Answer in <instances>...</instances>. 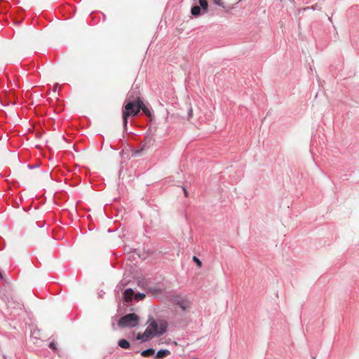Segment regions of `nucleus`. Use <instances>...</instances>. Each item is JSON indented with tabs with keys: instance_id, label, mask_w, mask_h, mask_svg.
<instances>
[{
	"instance_id": "nucleus-1",
	"label": "nucleus",
	"mask_w": 359,
	"mask_h": 359,
	"mask_svg": "<svg viewBox=\"0 0 359 359\" xmlns=\"http://www.w3.org/2000/svg\"><path fill=\"white\" fill-rule=\"evenodd\" d=\"M147 327L143 334H138L137 339L147 341L155 337L162 336L167 332L168 324L165 321L161 320H155L152 316H149L147 320Z\"/></svg>"
},
{
	"instance_id": "nucleus-2",
	"label": "nucleus",
	"mask_w": 359,
	"mask_h": 359,
	"mask_svg": "<svg viewBox=\"0 0 359 359\" xmlns=\"http://www.w3.org/2000/svg\"><path fill=\"white\" fill-rule=\"evenodd\" d=\"M143 102L137 95L133 92H129L123 109V124L126 128L128 123V117L135 116L141 110Z\"/></svg>"
},
{
	"instance_id": "nucleus-3",
	"label": "nucleus",
	"mask_w": 359,
	"mask_h": 359,
	"mask_svg": "<svg viewBox=\"0 0 359 359\" xmlns=\"http://www.w3.org/2000/svg\"><path fill=\"white\" fill-rule=\"evenodd\" d=\"M139 322V316L132 313L122 316L118 322V325L120 327H135L138 325Z\"/></svg>"
},
{
	"instance_id": "nucleus-4",
	"label": "nucleus",
	"mask_w": 359,
	"mask_h": 359,
	"mask_svg": "<svg viewBox=\"0 0 359 359\" xmlns=\"http://www.w3.org/2000/svg\"><path fill=\"white\" fill-rule=\"evenodd\" d=\"M177 304L183 310H186L190 306V302L187 299H180L177 302Z\"/></svg>"
},
{
	"instance_id": "nucleus-5",
	"label": "nucleus",
	"mask_w": 359,
	"mask_h": 359,
	"mask_svg": "<svg viewBox=\"0 0 359 359\" xmlns=\"http://www.w3.org/2000/svg\"><path fill=\"white\" fill-rule=\"evenodd\" d=\"M133 290L131 288L126 289L123 292V297L126 302H130L133 299Z\"/></svg>"
},
{
	"instance_id": "nucleus-6",
	"label": "nucleus",
	"mask_w": 359,
	"mask_h": 359,
	"mask_svg": "<svg viewBox=\"0 0 359 359\" xmlns=\"http://www.w3.org/2000/svg\"><path fill=\"white\" fill-rule=\"evenodd\" d=\"M170 354V351L169 350L161 349L156 353L155 358H163L168 356Z\"/></svg>"
},
{
	"instance_id": "nucleus-7",
	"label": "nucleus",
	"mask_w": 359,
	"mask_h": 359,
	"mask_svg": "<svg viewBox=\"0 0 359 359\" xmlns=\"http://www.w3.org/2000/svg\"><path fill=\"white\" fill-rule=\"evenodd\" d=\"M118 344L121 348L125 349H128L130 346L129 341L124 339L119 340Z\"/></svg>"
},
{
	"instance_id": "nucleus-8",
	"label": "nucleus",
	"mask_w": 359,
	"mask_h": 359,
	"mask_svg": "<svg viewBox=\"0 0 359 359\" xmlns=\"http://www.w3.org/2000/svg\"><path fill=\"white\" fill-rule=\"evenodd\" d=\"M155 353V351L154 348H150L142 351L141 355L143 357H149L153 355Z\"/></svg>"
},
{
	"instance_id": "nucleus-9",
	"label": "nucleus",
	"mask_w": 359,
	"mask_h": 359,
	"mask_svg": "<svg viewBox=\"0 0 359 359\" xmlns=\"http://www.w3.org/2000/svg\"><path fill=\"white\" fill-rule=\"evenodd\" d=\"M201 8L198 6H194L191 9V13L194 16H198L201 14Z\"/></svg>"
},
{
	"instance_id": "nucleus-10",
	"label": "nucleus",
	"mask_w": 359,
	"mask_h": 359,
	"mask_svg": "<svg viewBox=\"0 0 359 359\" xmlns=\"http://www.w3.org/2000/svg\"><path fill=\"white\" fill-rule=\"evenodd\" d=\"M198 1H199V4H200L199 6L201 8V9H203L204 13L207 12L208 6L207 1L206 0H198Z\"/></svg>"
},
{
	"instance_id": "nucleus-11",
	"label": "nucleus",
	"mask_w": 359,
	"mask_h": 359,
	"mask_svg": "<svg viewBox=\"0 0 359 359\" xmlns=\"http://www.w3.org/2000/svg\"><path fill=\"white\" fill-rule=\"evenodd\" d=\"M141 110L143 111V112L147 116H151V112L149 111V109L143 104V105H142V108H141Z\"/></svg>"
},
{
	"instance_id": "nucleus-12",
	"label": "nucleus",
	"mask_w": 359,
	"mask_h": 359,
	"mask_svg": "<svg viewBox=\"0 0 359 359\" xmlns=\"http://www.w3.org/2000/svg\"><path fill=\"white\" fill-rule=\"evenodd\" d=\"M193 260L194 262L196 264V265L198 266V267H201L202 266V262L196 256H194L193 257Z\"/></svg>"
},
{
	"instance_id": "nucleus-13",
	"label": "nucleus",
	"mask_w": 359,
	"mask_h": 359,
	"mask_svg": "<svg viewBox=\"0 0 359 359\" xmlns=\"http://www.w3.org/2000/svg\"><path fill=\"white\" fill-rule=\"evenodd\" d=\"M49 347H50V348H51L53 351H56V349H57L56 344L53 341L50 343Z\"/></svg>"
},
{
	"instance_id": "nucleus-14",
	"label": "nucleus",
	"mask_w": 359,
	"mask_h": 359,
	"mask_svg": "<svg viewBox=\"0 0 359 359\" xmlns=\"http://www.w3.org/2000/svg\"><path fill=\"white\" fill-rule=\"evenodd\" d=\"M213 1L216 5L224 7L223 2L221 0H213Z\"/></svg>"
},
{
	"instance_id": "nucleus-15",
	"label": "nucleus",
	"mask_w": 359,
	"mask_h": 359,
	"mask_svg": "<svg viewBox=\"0 0 359 359\" xmlns=\"http://www.w3.org/2000/svg\"><path fill=\"white\" fill-rule=\"evenodd\" d=\"M193 110L191 108L189 109L188 111V118H190L192 116Z\"/></svg>"
},
{
	"instance_id": "nucleus-16",
	"label": "nucleus",
	"mask_w": 359,
	"mask_h": 359,
	"mask_svg": "<svg viewBox=\"0 0 359 359\" xmlns=\"http://www.w3.org/2000/svg\"><path fill=\"white\" fill-rule=\"evenodd\" d=\"M138 297L140 299H142L145 297V294L144 293H139Z\"/></svg>"
},
{
	"instance_id": "nucleus-17",
	"label": "nucleus",
	"mask_w": 359,
	"mask_h": 359,
	"mask_svg": "<svg viewBox=\"0 0 359 359\" xmlns=\"http://www.w3.org/2000/svg\"><path fill=\"white\" fill-rule=\"evenodd\" d=\"M311 8H312L313 10H315V9H318V10H320V8H318L317 6H316L315 7H314V6H312V7H311Z\"/></svg>"
},
{
	"instance_id": "nucleus-18",
	"label": "nucleus",
	"mask_w": 359,
	"mask_h": 359,
	"mask_svg": "<svg viewBox=\"0 0 359 359\" xmlns=\"http://www.w3.org/2000/svg\"><path fill=\"white\" fill-rule=\"evenodd\" d=\"M143 150V148L141 149V150H138L135 152V155L137 156Z\"/></svg>"
},
{
	"instance_id": "nucleus-19",
	"label": "nucleus",
	"mask_w": 359,
	"mask_h": 359,
	"mask_svg": "<svg viewBox=\"0 0 359 359\" xmlns=\"http://www.w3.org/2000/svg\"><path fill=\"white\" fill-rule=\"evenodd\" d=\"M183 191H184V193L185 196H187V190L184 188Z\"/></svg>"
},
{
	"instance_id": "nucleus-20",
	"label": "nucleus",
	"mask_w": 359,
	"mask_h": 359,
	"mask_svg": "<svg viewBox=\"0 0 359 359\" xmlns=\"http://www.w3.org/2000/svg\"><path fill=\"white\" fill-rule=\"evenodd\" d=\"M0 278H3L2 274H1V272H0Z\"/></svg>"
},
{
	"instance_id": "nucleus-21",
	"label": "nucleus",
	"mask_w": 359,
	"mask_h": 359,
	"mask_svg": "<svg viewBox=\"0 0 359 359\" xmlns=\"http://www.w3.org/2000/svg\"><path fill=\"white\" fill-rule=\"evenodd\" d=\"M99 297H102V294H99Z\"/></svg>"
}]
</instances>
